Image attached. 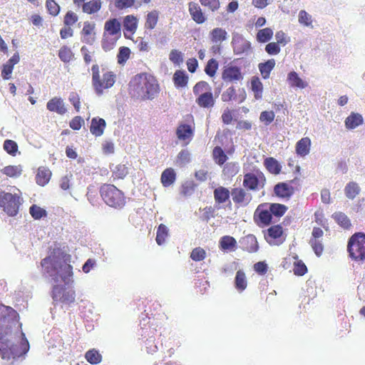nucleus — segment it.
Wrapping results in <instances>:
<instances>
[{
	"instance_id": "obj_5",
	"label": "nucleus",
	"mask_w": 365,
	"mask_h": 365,
	"mask_svg": "<svg viewBox=\"0 0 365 365\" xmlns=\"http://www.w3.org/2000/svg\"><path fill=\"white\" fill-rule=\"evenodd\" d=\"M193 93L197 96L195 102L197 106L203 108H210L215 105V98L212 88L209 83L204 81L197 82L192 88Z\"/></svg>"
},
{
	"instance_id": "obj_19",
	"label": "nucleus",
	"mask_w": 365,
	"mask_h": 365,
	"mask_svg": "<svg viewBox=\"0 0 365 365\" xmlns=\"http://www.w3.org/2000/svg\"><path fill=\"white\" fill-rule=\"evenodd\" d=\"M234 202L242 205H247L251 200V195L242 188H236L232 191Z\"/></svg>"
},
{
	"instance_id": "obj_15",
	"label": "nucleus",
	"mask_w": 365,
	"mask_h": 365,
	"mask_svg": "<svg viewBox=\"0 0 365 365\" xmlns=\"http://www.w3.org/2000/svg\"><path fill=\"white\" fill-rule=\"evenodd\" d=\"M194 131L187 124H180L176 130V135L180 140L186 141L188 143L192 138Z\"/></svg>"
},
{
	"instance_id": "obj_51",
	"label": "nucleus",
	"mask_w": 365,
	"mask_h": 365,
	"mask_svg": "<svg viewBox=\"0 0 365 365\" xmlns=\"http://www.w3.org/2000/svg\"><path fill=\"white\" fill-rule=\"evenodd\" d=\"M46 7L48 14L56 16L60 13V6L54 0H46Z\"/></svg>"
},
{
	"instance_id": "obj_26",
	"label": "nucleus",
	"mask_w": 365,
	"mask_h": 365,
	"mask_svg": "<svg viewBox=\"0 0 365 365\" xmlns=\"http://www.w3.org/2000/svg\"><path fill=\"white\" fill-rule=\"evenodd\" d=\"M274 190V193L281 197H289L293 194V187L285 182L276 185Z\"/></svg>"
},
{
	"instance_id": "obj_24",
	"label": "nucleus",
	"mask_w": 365,
	"mask_h": 365,
	"mask_svg": "<svg viewBox=\"0 0 365 365\" xmlns=\"http://www.w3.org/2000/svg\"><path fill=\"white\" fill-rule=\"evenodd\" d=\"M311 140L305 137L299 140L296 144V153L300 156H305L309 153Z\"/></svg>"
},
{
	"instance_id": "obj_41",
	"label": "nucleus",
	"mask_w": 365,
	"mask_h": 365,
	"mask_svg": "<svg viewBox=\"0 0 365 365\" xmlns=\"http://www.w3.org/2000/svg\"><path fill=\"white\" fill-rule=\"evenodd\" d=\"M29 213L34 220H40L47 215L46 210L36 205H32L30 207Z\"/></svg>"
},
{
	"instance_id": "obj_7",
	"label": "nucleus",
	"mask_w": 365,
	"mask_h": 365,
	"mask_svg": "<svg viewBox=\"0 0 365 365\" xmlns=\"http://www.w3.org/2000/svg\"><path fill=\"white\" fill-rule=\"evenodd\" d=\"M348 251L351 257L355 260H365V235L356 233L349 240Z\"/></svg>"
},
{
	"instance_id": "obj_3",
	"label": "nucleus",
	"mask_w": 365,
	"mask_h": 365,
	"mask_svg": "<svg viewBox=\"0 0 365 365\" xmlns=\"http://www.w3.org/2000/svg\"><path fill=\"white\" fill-rule=\"evenodd\" d=\"M16 190L17 192L11 193L0 189V209L9 217L18 215L24 202L21 192Z\"/></svg>"
},
{
	"instance_id": "obj_49",
	"label": "nucleus",
	"mask_w": 365,
	"mask_h": 365,
	"mask_svg": "<svg viewBox=\"0 0 365 365\" xmlns=\"http://www.w3.org/2000/svg\"><path fill=\"white\" fill-rule=\"evenodd\" d=\"M217 68V61L214 58H211L210 60L208 61L205 67V72L207 76L213 77L215 75Z\"/></svg>"
},
{
	"instance_id": "obj_58",
	"label": "nucleus",
	"mask_w": 365,
	"mask_h": 365,
	"mask_svg": "<svg viewBox=\"0 0 365 365\" xmlns=\"http://www.w3.org/2000/svg\"><path fill=\"white\" fill-rule=\"evenodd\" d=\"M135 0H115L114 5L118 10L131 8L134 6Z\"/></svg>"
},
{
	"instance_id": "obj_32",
	"label": "nucleus",
	"mask_w": 365,
	"mask_h": 365,
	"mask_svg": "<svg viewBox=\"0 0 365 365\" xmlns=\"http://www.w3.org/2000/svg\"><path fill=\"white\" fill-rule=\"evenodd\" d=\"M247 286V281L245 274L242 271H238L235 279V287L239 292L244 291Z\"/></svg>"
},
{
	"instance_id": "obj_53",
	"label": "nucleus",
	"mask_w": 365,
	"mask_h": 365,
	"mask_svg": "<svg viewBox=\"0 0 365 365\" xmlns=\"http://www.w3.org/2000/svg\"><path fill=\"white\" fill-rule=\"evenodd\" d=\"M206 257V252L202 247L194 248L190 253V258L195 262L203 260Z\"/></svg>"
},
{
	"instance_id": "obj_16",
	"label": "nucleus",
	"mask_w": 365,
	"mask_h": 365,
	"mask_svg": "<svg viewBox=\"0 0 365 365\" xmlns=\"http://www.w3.org/2000/svg\"><path fill=\"white\" fill-rule=\"evenodd\" d=\"M264 180L265 179L262 173L259 175V178L253 173H247L244 177L243 185L250 190H256L260 182Z\"/></svg>"
},
{
	"instance_id": "obj_6",
	"label": "nucleus",
	"mask_w": 365,
	"mask_h": 365,
	"mask_svg": "<svg viewBox=\"0 0 365 365\" xmlns=\"http://www.w3.org/2000/svg\"><path fill=\"white\" fill-rule=\"evenodd\" d=\"M100 193L103 201L110 207H122L125 203L123 192L111 184H103L100 188Z\"/></svg>"
},
{
	"instance_id": "obj_33",
	"label": "nucleus",
	"mask_w": 365,
	"mask_h": 365,
	"mask_svg": "<svg viewBox=\"0 0 365 365\" xmlns=\"http://www.w3.org/2000/svg\"><path fill=\"white\" fill-rule=\"evenodd\" d=\"M264 165L266 168L272 174H279L281 170V165L274 158H267L264 160Z\"/></svg>"
},
{
	"instance_id": "obj_35",
	"label": "nucleus",
	"mask_w": 365,
	"mask_h": 365,
	"mask_svg": "<svg viewBox=\"0 0 365 365\" xmlns=\"http://www.w3.org/2000/svg\"><path fill=\"white\" fill-rule=\"evenodd\" d=\"M275 66V61L274 59H269L265 63L259 64V69L264 78H267L269 76L271 71Z\"/></svg>"
},
{
	"instance_id": "obj_21",
	"label": "nucleus",
	"mask_w": 365,
	"mask_h": 365,
	"mask_svg": "<svg viewBox=\"0 0 365 365\" xmlns=\"http://www.w3.org/2000/svg\"><path fill=\"white\" fill-rule=\"evenodd\" d=\"M51 172L48 168L40 167L36 175V182L38 185L44 186L50 180Z\"/></svg>"
},
{
	"instance_id": "obj_36",
	"label": "nucleus",
	"mask_w": 365,
	"mask_h": 365,
	"mask_svg": "<svg viewBox=\"0 0 365 365\" xmlns=\"http://www.w3.org/2000/svg\"><path fill=\"white\" fill-rule=\"evenodd\" d=\"M272 215L270 210H259V208L257 209L255 213V217L257 216L258 217V223L260 222L264 225H267L271 222Z\"/></svg>"
},
{
	"instance_id": "obj_14",
	"label": "nucleus",
	"mask_w": 365,
	"mask_h": 365,
	"mask_svg": "<svg viewBox=\"0 0 365 365\" xmlns=\"http://www.w3.org/2000/svg\"><path fill=\"white\" fill-rule=\"evenodd\" d=\"M232 43L236 54L247 53L250 48V42L238 34L233 35Z\"/></svg>"
},
{
	"instance_id": "obj_13",
	"label": "nucleus",
	"mask_w": 365,
	"mask_h": 365,
	"mask_svg": "<svg viewBox=\"0 0 365 365\" xmlns=\"http://www.w3.org/2000/svg\"><path fill=\"white\" fill-rule=\"evenodd\" d=\"M46 109L52 113L63 115L67 112L66 106L60 97H53L46 103Z\"/></svg>"
},
{
	"instance_id": "obj_4",
	"label": "nucleus",
	"mask_w": 365,
	"mask_h": 365,
	"mask_svg": "<svg viewBox=\"0 0 365 365\" xmlns=\"http://www.w3.org/2000/svg\"><path fill=\"white\" fill-rule=\"evenodd\" d=\"M92 86L96 93L101 96L104 90L111 88L116 80V75L113 71H106L102 78L100 75V67L98 64H93L91 67Z\"/></svg>"
},
{
	"instance_id": "obj_9",
	"label": "nucleus",
	"mask_w": 365,
	"mask_h": 365,
	"mask_svg": "<svg viewBox=\"0 0 365 365\" xmlns=\"http://www.w3.org/2000/svg\"><path fill=\"white\" fill-rule=\"evenodd\" d=\"M51 296L54 301L70 305L75 302L76 293L73 289H67L63 286L54 285Z\"/></svg>"
},
{
	"instance_id": "obj_64",
	"label": "nucleus",
	"mask_w": 365,
	"mask_h": 365,
	"mask_svg": "<svg viewBox=\"0 0 365 365\" xmlns=\"http://www.w3.org/2000/svg\"><path fill=\"white\" fill-rule=\"evenodd\" d=\"M275 38L277 40V43L281 44L282 46L286 45L289 41V38L287 36L284 32L282 31H279L275 34Z\"/></svg>"
},
{
	"instance_id": "obj_44",
	"label": "nucleus",
	"mask_w": 365,
	"mask_h": 365,
	"mask_svg": "<svg viewBox=\"0 0 365 365\" xmlns=\"http://www.w3.org/2000/svg\"><path fill=\"white\" fill-rule=\"evenodd\" d=\"M73 56V53L71 49L67 46H62L58 51V57L63 62H69Z\"/></svg>"
},
{
	"instance_id": "obj_22",
	"label": "nucleus",
	"mask_w": 365,
	"mask_h": 365,
	"mask_svg": "<svg viewBox=\"0 0 365 365\" xmlns=\"http://www.w3.org/2000/svg\"><path fill=\"white\" fill-rule=\"evenodd\" d=\"M160 12L158 10L149 11L145 16V29L148 30L154 29L159 20Z\"/></svg>"
},
{
	"instance_id": "obj_2",
	"label": "nucleus",
	"mask_w": 365,
	"mask_h": 365,
	"mask_svg": "<svg viewBox=\"0 0 365 365\" xmlns=\"http://www.w3.org/2000/svg\"><path fill=\"white\" fill-rule=\"evenodd\" d=\"M138 92L144 100H152L159 93V84L157 79L152 75L143 73L137 75L135 80Z\"/></svg>"
},
{
	"instance_id": "obj_43",
	"label": "nucleus",
	"mask_w": 365,
	"mask_h": 365,
	"mask_svg": "<svg viewBox=\"0 0 365 365\" xmlns=\"http://www.w3.org/2000/svg\"><path fill=\"white\" fill-rule=\"evenodd\" d=\"M130 56V49L126 46H122L119 48L118 53L117 55L118 63L121 65H124L125 62L129 59Z\"/></svg>"
},
{
	"instance_id": "obj_42",
	"label": "nucleus",
	"mask_w": 365,
	"mask_h": 365,
	"mask_svg": "<svg viewBox=\"0 0 365 365\" xmlns=\"http://www.w3.org/2000/svg\"><path fill=\"white\" fill-rule=\"evenodd\" d=\"M335 221L342 227L347 229L351 226L350 220L348 217L342 212H336L333 215Z\"/></svg>"
},
{
	"instance_id": "obj_8",
	"label": "nucleus",
	"mask_w": 365,
	"mask_h": 365,
	"mask_svg": "<svg viewBox=\"0 0 365 365\" xmlns=\"http://www.w3.org/2000/svg\"><path fill=\"white\" fill-rule=\"evenodd\" d=\"M61 256L58 255L57 248H54L51 255L41 261V266L44 272L50 276H56L58 274V265L61 261Z\"/></svg>"
},
{
	"instance_id": "obj_11",
	"label": "nucleus",
	"mask_w": 365,
	"mask_h": 365,
	"mask_svg": "<svg viewBox=\"0 0 365 365\" xmlns=\"http://www.w3.org/2000/svg\"><path fill=\"white\" fill-rule=\"evenodd\" d=\"M264 237L267 242L272 245H279L285 240L283 236L282 227L280 225L270 227L264 234Z\"/></svg>"
},
{
	"instance_id": "obj_45",
	"label": "nucleus",
	"mask_w": 365,
	"mask_h": 365,
	"mask_svg": "<svg viewBox=\"0 0 365 365\" xmlns=\"http://www.w3.org/2000/svg\"><path fill=\"white\" fill-rule=\"evenodd\" d=\"M212 156L215 161L220 165L223 164L227 160L226 154L220 146H216L213 149Z\"/></svg>"
},
{
	"instance_id": "obj_30",
	"label": "nucleus",
	"mask_w": 365,
	"mask_h": 365,
	"mask_svg": "<svg viewBox=\"0 0 365 365\" xmlns=\"http://www.w3.org/2000/svg\"><path fill=\"white\" fill-rule=\"evenodd\" d=\"M287 81L292 87L304 88L307 86V83L300 78L295 71H292L288 74Z\"/></svg>"
},
{
	"instance_id": "obj_63",
	"label": "nucleus",
	"mask_w": 365,
	"mask_h": 365,
	"mask_svg": "<svg viewBox=\"0 0 365 365\" xmlns=\"http://www.w3.org/2000/svg\"><path fill=\"white\" fill-rule=\"evenodd\" d=\"M128 173V168L125 165H118L116 166L113 174L117 178L122 179L127 175Z\"/></svg>"
},
{
	"instance_id": "obj_18",
	"label": "nucleus",
	"mask_w": 365,
	"mask_h": 365,
	"mask_svg": "<svg viewBox=\"0 0 365 365\" xmlns=\"http://www.w3.org/2000/svg\"><path fill=\"white\" fill-rule=\"evenodd\" d=\"M189 12L193 21L200 24L205 21V16L200 6L194 2L189 3Z\"/></svg>"
},
{
	"instance_id": "obj_48",
	"label": "nucleus",
	"mask_w": 365,
	"mask_h": 365,
	"mask_svg": "<svg viewBox=\"0 0 365 365\" xmlns=\"http://www.w3.org/2000/svg\"><path fill=\"white\" fill-rule=\"evenodd\" d=\"M252 90L255 93V97L260 99L262 94V83L258 78H253L251 81Z\"/></svg>"
},
{
	"instance_id": "obj_17",
	"label": "nucleus",
	"mask_w": 365,
	"mask_h": 365,
	"mask_svg": "<svg viewBox=\"0 0 365 365\" xmlns=\"http://www.w3.org/2000/svg\"><path fill=\"white\" fill-rule=\"evenodd\" d=\"M106 126V123L104 119L93 118L91 122L90 131L96 137H99L103 134Z\"/></svg>"
},
{
	"instance_id": "obj_52",
	"label": "nucleus",
	"mask_w": 365,
	"mask_h": 365,
	"mask_svg": "<svg viewBox=\"0 0 365 365\" xmlns=\"http://www.w3.org/2000/svg\"><path fill=\"white\" fill-rule=\"evenodd\" d=\"M215 199L216 202L221 203L228 199V190L224 187H219L215 190Z\"/></svg>"
},
{
	"instance_id": "obj_54",
	"label": "nucleus",
	"mask_w": 365,
	"mask_h": 365,
	"mask_svg": "<svg viewBox=\"0 0 365 365\" xmlns=\"http://www.w3.org/2000/svg\"><path fill=\"white\" fill-rule=\"evenodd\" d=\"M78 15L73 11H68L66 12V15L64 16L63 25L72 26L78 21Z\"/></svg>"
},
{
	"instance_id": "obj_10",
	"label": "nucleus",
	"mask_w": 365,
	"mask_h": 365,
	"mask_svg": "<svg viewBox=\"0 0 365 365\" xmlns=\"http://www.w3.org/2000/svg\"><path fill=\"white\" fill-rule=\"evenodd\" d=\"M57 251L58 255L61 256V259L63 260V262L60 261L58 274L61 276L63 282H66L73 276V267L70 264L71 256L58 247Z\"/></svg>"
},
{
	"instance_id": "obj_59",
	"label": "nucleus",
	"mask_w": 365,
	"mask_h": 365,
	"mask_svg": "<svg viewBox=\"0 0 365 365\" xmlns=\"http://www.w3.org/2000/svg\"><path fill=\"white\" fill-rule=\"evenodd\" d=\"M195 184L191 181H187L183 183L181 186L180 193L183 196L191 195L195 190Z\"/></svg>"
},
{
	"instance_id": "obj_55",
	"label": "nucleus",
	"mask_w": 365,
	"mask_h": 365,
	"mask_svg": "<svg viewBox=\"0 0 365 365\" xmlns=\"http://www.w3.org/2000/svg\"><path fill=\"white\" fill-rule=\"evenodd\" d=\"M116 41V38L107 36L105 34L101 41L103 49L105 51H110L115 47Z\"/></svg>"
},
{
	"instance_id": "obj_12",
	"label": "nucleus",
	"mask_w": 365,
	"mask_h": 365,
	"mask_svg": "<svg viewBox=\"0 0 365 365\" xmlns=\"http://www.w3.org/2000/svg\"><path fill=\"white\" fill-rule=\"evenodd\" d=\"M81 41L88 45H93L96 39V24L85 21L81 31Z\"/></svg>"
},
{
	"instance_id": "obj_1",
	"label": "nucleus",
	"mask_w": 365,
	"mask_h": 365,
	"mask_svg": "<svg viewBox=\"0 0 365 365\" xmlns=\"http://www.w3.org/2000/svg\"><path fill=\"white\" fill-rule=\"evenodd\" d=\"M19 319V314L14 309L0 304V356L3 359L15 360L24 356L29 350V343L23 332L19 344L9 346V341L4 340L5 335L11 333L13 327H21Z\"/></svg>"
},
{
	"instance_id": "obj_47",
	"label": "nucleus",
	"mask_w": 365,
	"mask_h": 365,
	"mask_svg": "<svg viewBox=\"0 0 365 365\" xmlns=\"http://www.w3.org/2000/svg\"><path fill=\"white\" fill-rule=\"evenodd\" d=\"M4 149L9 155L15 156L18 152V145L12 140H6L4 143Z\"/></svg>"
},
{
	"instance_id": "obj_46",
	"label": "nucleus",
	"mask_w": 365,
	"mask_h": 365,
	"mask_svg": "<svg viewBox=\"0 0 365 365\" xmlns=\"http://www.w3.org/2000/svg\"><path fill=\"white\" fill-rule=\"evenodd\" d=\"M169 59L174 65L180 66L183 62V53L177 49H173L170 52Z\"/></svg>"
},
{
	"instance_id": "obj_25",
	"label": "nucleus",
	"mask_w": 365,
	"mask_h": 365,
	"mask_svg": "<svg viewBox=\"0 0 365 365\" xmlns=\"http://www.w3.org/2000/svg\"><path fill=\"white\" fill-rule=\"evenodd\" d=\"M101 6V0H91L82 4V11L87 14H93L100 11Z\"/></svg>"
},
{
	"instance_id": "obj_34",
	"label": "nucleus",
	"mask_w": 365,
	"mask_h": 365,
	"mask_svg": "<svg viewBox=\"0 0 365 365\" xmlns=\"http://www.w3.org/2000/svg\"><path fill=\"white\" fill-rule=\"evenodd\" d=\"M85 358L91 364H98L102 361L101 354L96 349H92L86 351Z\"/></svg>"
},
{
	"instance_id": "obj_27",
	"label": "nucleus",
	"mask_w": 365,
	"mask_h": 365,
	"mask_svg": "<svg viewBox=\"0 0 365 365\" xmlns=\"http://www.w3.org/2000/svg\"><path fill=\"white\" fill-rule=\"evenodd\" d=\"M138 20L133 15H128L124 18L123 27L125 31L133 35L137 30Z\"/></svg>"
},
{
	"instance_id": "obj_31",
	"label": "nucleus",
	"mask_w": 365,
	"mask_h": 365,
	"mask_svg": "<svg viewBox=\"0 0 365 365\" xmlns=\"http://www.w3.org/2000/svg\"><path fill=\"white\" fill-rule=\"evenodd\" d=\"M23 169L21 165H8L4 167L1 172L6 176L12 178L19 177L22 173Z\"/></svg>"
},
{
	"instance_id": "obj_37",
	"label": "nucleus",
	"mask_w": 365,
	"mask_h": 365,
	"mask_svg": "<svg viewBox=\"0 0 365 365\" xmlns=\"http://www.w3.org/2000/svg\"><path fill=\"white\" fill-rule=\"evenodd\" d=\"M168 227L165 225L160 224L158 227L157 233H156L155 240H156L157 244L158 245H163L165 242V240L168 237Z\"/></svg>"
},
{
	"instance_id": "obj_56",
	"label": "nucleus",
	"mask_w": 365,
	"mask_h": 365,
	"mask_svg": "<svg viewBox=\"0 0 365 365\" xmlns=\"http://www.w3.org/2000/svg\"><path fill=\"white\" fill-rule=\"evenodd\" d=\"M243 241L247 242L250 245V246L245 247L248 252H254L257 251V241L254 235H247L246 237L244 238Z\"/></svg>"
},
{
	"instance_id": "obj_60",
	"label": "nucleus",
	"mask_w": 365,
	"mask_h": 365,
	"mask_svg": "<svg viewBox=\"0 0 365 365\" xmlns=\"http://www.w3.org/2000/svg\"><path fill=\"white\" fill-rule=\"evenodd\" d=\"M274 116L275 114L273 111H263L260 114L259 120L267 125L274 120Z\"/></svg>"
},
{
	"instance_id": "obj_38",
	"label": "nucleus",
	"mask_w": 365,
	"mask_h": 365,
	"mask_svg": "<svg viewBox=\"0 0 365 365\" xmlns=\"http://www.w3.org/2000/svg\"><path fill=\"white\" fill-rule=\"evenodd\" d=\"M360 191L359 185L354 182H351L346 185L344 189L345 195L349 199H354Z\"/></svg>"
},
{
	"instance_id": "obj_50",
	"label": "nucleus",
	"mask_w": 365,
	"mask_h": 365,
	"mask_svg": "<svg viewBox=\"0 0 365 365\" xmlns=\"http://www.w3.org/2000/svg\"><path fill=\"white\" fill-rule=\"evenodd\" d=\"M287 210V207L282 204L272 203L269 205V210L272 215H274L276 217L282 216L285 213Z\"/></svg>"
},
{
	"instance_id": "obj_29",
	"label": "nucleus",
	"mask_w": 365,
	"mask_h": 365,
	"mask_svg": "<svg viewBox=\"0 0 365 365\" xmlns=\"http://www.w3.org/2000/svg\"><path fill=\"white\" fill-rule=\"evenodd\" d=\"M105 30L110 36L119 34L120 31V24L116 19H110L105 24Z\"/></svg>"
},
{
	"instance_id": "obj_62",
	"label": "nucleus",
	"mask_w": 365,
	"mask_h": 365,
	"mask_svg": "<svg viewBox=\"0 0 365 365\" xmlns=\"http://www.w3.org/2000/svg\"><path fill=\"white\" fill-rule=\"evenodd\" d=\"M309 244L311 245L315 254L318 257L320 256L323 252V245L322 242L319 240L311 239L309 241Z\"/></svg>"
},
{
	"instance_id": "obj_39",
	"label": "nucleus",
	"mask_w": 365,
	"mask_h": 365,
	"mask_svg": "<svg viewBox=\"0 0 365 365\" xmlns=\"http://www.w3.org/2000/svg\"><path fill=\"white\" fill-rule=\"evenodd\" d=\"M273 36V31L270 28H265L259 30L257 34V40L260 43L269 41Z\"/></svg>"
},
{
	"instance_id": "obj_61",
	"label": "nucleus",
	"mask_w": 365,
	"mask_h": 365,
	"mask_svg": "<svg viewBox=\"0 0 365 365\" xmlns=\"http://www.w3.org/2000/svg\"><path fill=\"white\" fill-rule=\"evenodd\" d=\"M68 99L73 106L76 112H79L81 108V100L78 94L75 92H72L70 93Z\"/></svg>"
},
{
	"instance_id": "obj_20",
	"label": "nucleus",
	"mask_w": 365,
	"mask_h": 365,
	"mask_svg": "<svg viewBox=\"0 0 365 365\" xmlns=\"http://www.w3.org/2000/svg\"><path fill=\"white\" fill-rule=\"evenodd\" d=\"M176 173L172 168L164 170L160 176V182L163 187H168L172 185L176 180Z\"/></svg>"
},
{
	"instance_id": "obj_23",
	"label": "nucleus",
	"mask_w": 365,
	"mask_h": 365,
	"mask_svg": "<svg viewBox=\"0 0 365 365\" xmlns=\"http://www.w3.org/2000/svg\"><path fill=\"white\" fill-rule=\"evenodd\" d=\"M189 77L184 71L177 70L173 77L174 85L177 88H184L188 83Z\"/></svg>"
},
{
	"instance_id": "obj_40",
	"label": "nucleus",
	"mask_w": 365,
	"mask_h": 365,
	"mask_svg": "<svg viewBox=\"0 0 365 365\" xmlns=\"http://www.w3.org/2000/svg\"><path fill=\"white\" fill-rule=\"evenodd\" d=\"M227 32L220 28L214 29L210 33V38L212 42H222L226 39Z\"/></svg>"
},
{
	"instance_id": "obj_28",
	"label": "nucleus",
	"mask_w": 365,
	"mask_h": 365,
	"mask_svg": "<svg viewBox=\"0 0 365 365\" xmlns=\"http://www.w3.org/2000/svg\"><path fill=\"white\" fill-rule=\"evenodd\" d=\"M363 123V118L359 113H352L345 120V125L348 129H354Z\"/></svg>"
},
{
	"instance_id": "obj_57",
	"label": "nucleus",
	"mask_w": 365,
	"mask_h": 365,
	"mask_svg": "<svg viewBox=\"0 0 365 365\" xmlns=\"http://www.w3.org/2000/svg\"><path fill=\"white\" fill-rule=\"evenodd\" d=\"M298 17L299 24H303L306 26L312 27V16L309 15L307 11H305L304 10L300 11Z\"/></svg>"
}]
</instances>
